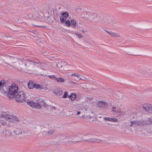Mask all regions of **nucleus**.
<instances>
[{"instance_id":"f257e3e1","label":"nucleus","mask_w":152,"mask_h":152,"mask_svg":"<svg viewBox=\"0 0 152 152\" xmlns=\"http://www.w3.org/2000/svg\"><path fill=\"white\" fill-rule=\"evenodd\" d=\"M27 104L32 107L40 109L41 106H43L45 104L44 101L42 99H38L36 100V102L30 100L27 102Z\"/></svg>"},{"instance_id":"f03ea898","label":"nucleus","mask_w":152,"mask_h":152,"mask_svg":"<svg viewBox=\"0 0 152 152\" xmlns=\"http://www.w3.org/2000/svg\"><path fill=\"white\" fill-rule=\"evenodd\" d=\"M131 124L130 125V126H134L137 125L139 126H143L146 124H152V119H149L148 120L146 121H144L142 120H136L131 122Z\"/></svg>"},{"instance_id":"7ed1b4c3","label":"nucleus","mask_w":152,"mask_h":152,"mask_svg":"<svg viewBox=\"0 0 152 152\" xmlns=\"http://www.w3.org/2000/svg\"><path fill=\"white\" fill-rule=\"evenodd\" d=\"M15 98L17 102H25L27 103L28 101L26 99L25 93L23 91L19 92L15 96Z\"/></svg>"},{"instance_id":"20e7f679","label":"nucleus","mask_w":152,"mask_h":152,"mask_svg":"<svg viewBox=\"0 0 152 152\" xmlns=\"http://www.w3.org/2000/svg\"><path fill=\"white\" fill-rule=\"evenodd\" d=\"M2 118L5 119L7 121H16L18 119V118L15 116L12 115H7L5 113H3L1 114Z\"/></svg>"},{"instance_id":"39448f33","label":"nucleus","mask_w":152,"mask_h":152,"mask_svg":"<svg viewBox=\"0 0 152 152\" xmlns=\"http://www.w3.org/2000/svg\"><path fill=\"white\" fill-rule=\"evenodd\" d=\"M19 61L23 63L26 66H28L30 64L34 65L35 64H37L38 62L37 61H34L28 60L27 59H24L23 58H19L18 59Z\"/></svg>"},{"instance_id":"423d86ee","label":"nucleus","mask_w":152,"mask_h":152,"mask_svg":"<svg viewBox=\"0 0 152 152\" xmlns=\"http://www.w3.org/2000/svg\"><path fill=\"white\" fill-rule=\"evenodd\" d=\"M18 87L15 85H12L9 87V92L10 94L14 96L18 93Z\"/></svg>"},{"instance_id":"0eeeda50","label":"nucleus","mask_w":152,"mask_h":152,"mask_svg":"<svg viewBox=\"0 0 152 152\" xmlns=\"http://www.w3.org/2000/svg\"><path fill=\"white\" fill-rule=\"evenodd\" d=\"M83 15H84L83 17L85 18L89 19L90 20L92 21H94V20L96 18V14L92 13L85 12H83Z\"/></svg>"},{"instance_id":"6e6552de","label":"nucleus","mask_w":152,"mask_h":152,"mask_svg":"<svg viewBox=\"0 0 152 152\" xmlns=\"http://www.w3.org/2000/svg\"><path fill=\"white\" fill-rule=\"evenodd\" d=\"M143 108L147 112L152 113V105L150 104H142Z\"/></svg>"},{"instance_id":"1a4fd4ad","label":"nucleus","mask_w":152,"mask_h":152,"mask_svg":"<svg viewBox=\"0 0 152 152\" xmlns=\"http://www.w3.org/2000/svg\"><path fill=\"white\" fill-rule=\"evenodd\" d=\"M5 87L4 81L1 80L0 82V91L2 93H4L5 92L4 91V88Z\"/></svg>"},{"instance_id":"9d476101","label":"nucleus","mask_w":152,"mask_h":152,"mask_svg":"<svg viewBox=\"0 0 152 152\" xmlns=\"http://www.w3.org/2000/svg\"><path fill=\"white\" fill-rule=\"evenodd\" d=\"M54 93L57 96L61 95L63 93V91L60 88H56L54 90Z\"/></svg>"},{"instance_id":"9b49d317","label":"nucleus","mask_w":152,"mask_h":152,"mask_svg":"<svg viewBox=\"0 0 152 152\" xmlns=\"http://www.w3.org/2000/svg\"><path fill=\"white\" fill-rule=\"evenodd\" d=\"M112 111L114 113L117 114L120 113L121 112L120 109L116 107H113L112 109Z\"/></svg>"},{"instance_id":"f8f14e48","label":"nucleus","mask_w":152,"mask_h":152,"mask_svg":"<svg viewBox=\"0 0 152 152\" xmlns=\"http://www.w3.org/2000/svg\"><path fill=\"white\" fill-rule=\"evenodd\" d=\"M28 87L30 89H33L35 87V83L32 80H30L28 83Z\"/></svg>"},{"instance_id":"ddd939ff","label":"nucleus","mask_w":152,"mask_h":152,"mask_svg":"<svg viewBox=\"0 0 152 152\" xmlns=\"http://www.w3.org/2000/svg\"><path fill=\"white\" fill-rule=\"evenodd\" d=\"M104 120L108 121H111L114 122H117L118 121V119L115 118H110L108 117H104Z\"/></svg>"},{"instance_id":"4468645a","label":"nucleus","mask_w":152,"mask_h":152,"mask_svg":"<svg viewBox=\"0 0 152 152\" xmlns=\"http://www.w3.org/2000/svg\"><path fill=\"white\" fill-rule=\"evenodd\" d=\"M106 103L102 101H99L97 104V106L100 107H103L105 106Z\"/></svg>"},{"instance_id":"2eb2a0df","label":"nucleus","mask_w":152,"mask_h":152,"mask_svg":"<svg viewBox=\"0 0 152 152\" xmlns=\"http://www.w3.org/2000/svg\"><path fill=\"white\" fill-rule=\"evenodd\" d=\"M106 31L108 34L113 36L115 37L120 36V34L118 33L113 32L112 31Z\"/></svg>"},{"instance_id":"dca6fc26","label":"nucleus","mask_w":152,"mask_h":152,"mask_svg":"<svg viewBox=\"0 0 152 152\" xmlns=\"http://www.w3.org/2000/svg\"><path fill=\"white\" fill-rule=\"evenodd\" d=\"M76 97V94L73 93H71L70 95L68 96V97L69 99L71 100L72 101L74 100Z\"/></svg>"},{"instance_id":"f3484780","label":"nucleus","mask_w":152,"mask_h":152,"mask_svg":"<svg viewBox=\"0 0 152 152\" xmlns=\"http://www.w3.org/2000/svg\"><path fill=\"white\" fill-rule=\"evenodd\" d=\"M37 62L38 63L37 64H35V65H37V66L40 67L42 69H43L46 66V64H45L42 63H40L38 62Z\"/></svg>"},{"instance_id":"a211bd4d","label":"nucleus","mask_w":152,"mask_h":152,"mask_svg":"<svg viewBox=\"0 0 152 152\" xmlns=\"http://www.w3.org/2000/svg\"><path fill=\"white\" fill-rule=\"evenodd\" d=\"M89 142H100L102 141L101 140L95 138H92L89 139L88 140Z\"/></svg>"},{"instance_id":"6ab92c4d","label":"nucleus","mask_w":152,"mask_h":152,"mask_svg":"<svg viewBox=\"0 0 152 152\" xmlns=\"http://www.w3.org/2000/svg\"><path fill=\"white\" fill-rule=\"evenodd\" d=\"M72 76H74L76 77L79 80H82V77L83 76L77 73H75L72 74Z\"/></svg>"},{"instance_id":"aec40b11","label":"nucleus","mask_w":152,"mask_h":152,"mask_svg":"<svg viewBox=\"0 0 152 152\" xmlns=\"http://www.w3.org/2000/svg\"><path fill=\"white\" fill-rule=\"evenodd\" d=\"M56 81L58 83H61L64 82L65 81V80L64 79L61 77H60L59 78L57 77Z\"/></svg>"},{"instance_id":"412c9836","label":"nucleus","mask_w":152,"mask_h":152,"mask_svg":"<svg viewBox=\"0 0 152 152\" xmlns=\"http://www.w3.org/2000/svg\"><path fill=\"white\" fill-rule=\"evenodd\" d=\"M76 20L74 19L71 20V24L72 25V26L74 28H75L76 26Z\"/></svg>"},{"instance_id":"4be33fe9","label":"nucleus","mask_w":152,"mask_h":152,"mask_svg":"<svg viewBox=\"0 0 152 152\" xmlns=\"http://www.w3.org/2000/svg\"><path fill=\"white\" fill-rule=\"evenodd\" d=\"M74 140L72 141L73 142H80L81 140V139H80L78 136H75L74 137Z\"/></svg>"},{"instance_id":"5701e85b","label":"nucleus","mask_w":152,"mask_h":152,"mask_svg":"<svg viewBox=\"0 0 152 152\" xmlns=\"http://www.w3.org/2000/svg\"><path fill=\"white\" fill-rule=\"evenodd\" d=\"M14 132L15 134L18 135H20L22 133V132L18 130L14 131Z\"/></svg>"},{"instance_id":"b1692460","label":"nucleus","mask_w":152,"mask_h":152,"mask_svg":"<svg viewBox=\"0 0 152 152\" xmlns=\"http://www.w3.org/2000/svg\"><path fill=\"white\" fill-rule=\"evenodd\" d=\"M62 15L66 19L68 17V14L66 12H64L62 14Z\"/></svg>"},{"instance_id":"393cba45","label":"nucleus","mask_w":152,"mask_h":152,"mask_svg":"<svg viewBox=\"0 0 152 152\" xmlns=\"http://www.w3.org/2000/svg\"><path fill=\"white\" fill-rule=\"evenodd\" d=\"M48 77L52 80H54L56 81V77L54 75H48Z\"/></svg>"},{"instance_id":"a878e982","label":"nucleus","mask_w":152,"mask_h":152,"mask_svg":"<svg viewBox=\"0 0 152 152\" xmlns=\"http://www.w3.org/2000/svg\"><path fill=\"white\" fill-rule=\"evenodd\" d=\"M75 34L77 36V37L80 39L82 37H83V36H82L81 34H80L78 32H76L75 33Z\"/></svg>"},{"instance_id":"bb28decb","label":"nucleus","mask_w":152,"mask_h":152,"mask_svg":"<svg viewBox=\"0 0 152 152\" xmlns=\"http://www.w3.org/2000/svg\"><path fill=\"white\" fill-rule=\"evenodd\" d=\"M68 92H65L64 93V95L62 96V98H66L67 97H68Z\"/></svg>"},{"instance_id":"cd10ccee","label":"nucleus","mask_w":152,"mask_h":152,"mask_svg":"<svg viewBox=\"0 0 152 152\" xmlns=\"http://www.w3.org/2000/svg\"><path fill=\"white\" fill-rule=\"evenodd\" d=\"M66 25L68 27H69L70 26V21L67 20L65 23Z\"/></svg>"},{"instance_id":"c85d7f7f","label":"nucleus","mask_w":152,"mask_h":152,"mask_svg":"<svg viewBox=\"0 0 152 152\" xmlns=\"http://www.w3.org/2000/svg\"><path fill=\"white\" fill-rule=\"evenodd\" d=\"M60 19L62 23L64 22L66 20V19L62 16L60 17Z\"/></svg>"},{"instance_id":"c756f323","label":"nucleus","mask_w":152,"mask_h":152,"mask_svg":"<svg viewBox=\"0 0 152 152\" xmlns=\"http://www.w3.org/2000/svg\"><path fill=\"white\" fill-rule=\"evenodd\" d=\"M34 88H36L37 89H39L41 88L39 84H35V87Z\"/></svg>"},{"instance_id":"7c9ffc66","label":"nucleus","mask_w":152,"mask_h":152,"mask_svg":"<svg viewBox=\"0 0 152 152\" xmlns=\"http://www.w3.org/2000/svg\"><path fill=\"white\" fill-rule=\"evenodd\" d=\"M81 110L82 111H83V112H84L85 111H86L87 110V109L85 108L81 109Z\"/></svg>"},{"instance_id":"2f4dec72","label":"nucleus","mask_w":152,"mask_h":152,"mask_svg":"<svg viewBox=\"0 0 152 152\" xmlns=\"http://www.w3.org/2000/svg\"><path fill=\"white\" fill-rule=\"evenodd\" d=\"M82 31L84 33L86 32H87V31L86 30L83 29L82 30Z\"/></svg>"},{"instance_id":"473e14b6","label":"nucleus","mask_w":152,"mask_h":152,"mask_svg":"<svg viewBox=\"0 0 152 152\" xmlns=\"http://www.w3.org/2000/svg\"><path fill=\"white\" fill-rule=\"evenodd\" d=\"M69 83H71V84H73V83H75V84H76V83H75V82H73V81H71L70 82H69Z\"/></svg>"},{"instance_id":"72a5a7b5","label":"nucleus","mask_w":152,"mask_h":152,"mask_svg":"<svg viewBox=\"0 0 152 152\" xmlns=\"http://www.w3.org/2000/svg\"><path fill=\"white\" fill-rule=\"evenodd\" d=\"M53 132V130H51L49 131L48 132L49 133H52Z\"/></svg>"},{"instance_id":"f704fd0d","label":"nucleus","mask_w":152,"mask_h":152,"mask_svg":"<svg viewBox=\"0 0 152 152\" xmlns=\"http://www.w3.org/2000/svg\"><path fill=\"white\" fill-rule=\"evenodd\" d=\"M7 56V57L9 56V57H13V56H7V55H5V56Z\"/></svg>"},{"instance_id":"c9c22d12","label":"nucleus","mask_w":152,"mask_h":152,"mask_svg":"<svg viewBox=\"0 0 152 152\" xmlns=\"http://www.w3.org/2000/svg\"><path fill=\"white\" fill-rule=\"evenodd\" d=\"M80 111H77V114L78 115H79L80 114Z\"/></svg>"},{"instance_id":"e433bc0d","label":"nucleus","mask_w":152,"mask_h":152,"mask_svg":"<svg viewBox=\"0 0 152 152\" xmlns=\"http://www.w3.org/2000/svg\"><path fill=\"white\" fill-rule=\"evenodd\" d=\"M87 118H90L92 117L91 116H87Z\"/></svg>"},{"instance_id":"4c0bfd02","label":"nucleus","mask_w":152,"mask_h":152,"mask_svg":"<svg viewBox=\"0 0 152 152\" xmlns=\"http://www.w3.org/2000/svg\"><path fill=\"white\" fill-rule=\"evenodd\" d=\"M90 100H92L93 99H94V98H93V97H92V98H91L89 99Z\"/></svg>"},{"instance_id":"58836bf2","label":"nucleus","mask_w":152,"mask_h":152,"mask_svg":"<svg viewBox=\"0 0 152 152\" xmlns=\"http://www.w3.org/2000/svg\"><path fill=\"white\" fill-rule=\"evenodd\" d=\"M52 109H55V107H52Z\"/></svg>"},{"instance_id":"ea45409f","label":"nucleus","mask_w":152,"mask_h":152,"mask_svg":"<svg viewBox=\"0 0 152 152\" xmlns=\"http://www.w3.org/2000/svg\"><path fill=\"white\" fill-rule=\"evenodd\" d=\"M82 117L83 118H85V115H83Z\"/></svg>"},{"instance_id":"a19ab883","label":"nucleus","mask_w":152,"mask_h":152,"mask_svg":"<svg viewBox=\"0 0 152 152\" xmlns=\"http://www.w3.org/2000/svg\"><path fill=\"white\" fill-rule=\"evenodd\" d=\"M73 80H76L75 79V78H72Z\"/></svg>"},{"instance_id":"79ce46f5","label":"nucleus","mask_w":152,"mask_h":152,"mask_svg":"<svg viewBox=\"0 0 152 152\" xmlns=\"http://www.w3.org/2000/svg\"><path fill=\"white\" fill-rule=\"evenodd\" d=\"M5 37H7V38H8V37H7V36H5Z\"/></svg>"},{"instance_id":"37998d69","label":"nucleus","mask_w":152,"mask_h":152,"mask_svg":"<svg viewBox=\"0 0 152 152\" xmlns=\"http://www.w3.org/2000/svg\"><path fill=\"white\" fill-rule=\"evenodd\" d=\"M136 56H140V55H136Z\"/></svg>"},{"instance_id":"c03bdc74","label":"nucleus","mask_w":152,"mask_h":152,"mask_svg":"<svg viewBox=\"0 0 152 152\" xmlns=\"http://www.w3.org/2000/svg\"><path fill=\"white\" fill-rule=\"evenodd\" d=\"M7 41H9V40L8 39H7Z\"/></svg>"}]
</instances>
